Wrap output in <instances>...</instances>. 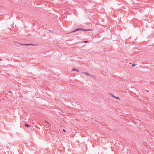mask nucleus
<instances>
[{
  "label": "nucleus",
  "mask_w": 154,
  "mask_h": 154,
  "mask_svg": "<svg viewBox=\"0 0 154 154\" xmlns=\"http://www.w3.org/2000/svg\"><path fill=\"white\" fill-rule=\"evenodd\" d=\"M135 66V64H132V66L134 67Z\"/></svg>",
  "instance_id": "8"
},
{
  "label": "nucleus",
  "mask_w": 154,
  "mask_h": 154,
  "mask_svg": "<svg viewBox=\"0 0 154 154\" xmlns=\"http://www.w3.org/2000/svg\"><path fill=\"white\" fill-rule=\"evenodd\" d=\"M77 71V72H78L79 71V70H77L76 69H75V68H73V69H72V71Z\"/></svg>",
  "instance_id": "6"
},
{
  "label": "nucleus",
  "mask_w": 154,
  "mask_h": 154,
  "mask_svg": "<svg viewBox=\"0 0 154 154\" xmlns=\"http://www.w3.org/2000/svg\"><path fill=\"white\" fill-rule=\"evenodd\" d=\"M2 59H0V61H2Z\"/></svg>",
  "instance_id": "12"
},
{
  "label": "nucleus",
  "mask_w": 154,
  "mask_h": 154,
  "mask_svg": "<svg viewBox=\"0 0 154 154\" xmlns=\"http://www.w3.org/2000/svg\"><path fill=\"white\" fill-rule=\"evenodd\" d=\"M85 73L86 75H89L90 76H91V77H92L93 76L92 75H91L89 73H87V72H85V73Z\"/></svg>",
  "instance_id": "5"
},
{
  "label": "nucleus",
  "mask_w": 154,
  "mask_h": 154,
  "mask_svg": "<svg viewBox=\"0 0 154 154\" xmlns=\"http://www.w3.org/2000/svg\"><path fill=\"white\" fill-rule=\"evenodd\" d=\"M24 126L25 127H27L28 128H29L30 127V125H28L27 124H25L24 125Z\"/></svg>",
  "instance_id": "4"
},
{
  "label": "nucleus",
  "mask_w": 154,
  "mask_h": 154,
  "mask_svg": "<svg viewBox=\"0 0 154 154\" xmlns=\"http://www.w3.org/2000/svg\"><path fill=\"white\" fill-rule=\"evenodd\" d=\"M82 30L83 31H93V30L91 29H82Z\"/></svg>",
  "instance_id": "1"
},
{
  "label": "nucleus",
  "mask_w": 154,
  "mask_h": 154,
  "mask_svg": "<svg viewBox=\"0 0 154 154\" xmlns=\"http://www.w3.org/2000/svg\"><path fill=\"white\" fill-rule=\"evenodd\" d=\"M110 95H111L112 97H114L115 98V97L112 94H110Z\"/></svg>",
  "instance_id": "7"
},
{
  "label": "nucleus",
  "mask_w": 154,
  "mask_h": 154,
  "mask_svg": "<svg viewBox=\"0 0 154 154\" xmlns=\"http://www.w3.org/2000/svg\"><path fill=\"white\" fill-rule=\"evenodd\" d=\"M84 42L87 43L88 42H87V41H86Z\"/></svg>",
  "instance_id": "11"
},
{
  "label": "nucleus",
  "mask_w": 154,
  "mask_h": 154,
  "mask_svg": "<svg viewBox=\"0 0 154 154\" xmlns=\"http://www.w3.org/2000/svg\"><path fill=\"white\" fill-rule=\"evenodd\" d=\"M63 131H64V132H65V130L64 129H63Z\"/></svg>",
  "instance_id": "10"
},
{
  "label": "nucleus",
  "mask_w": 154,
  "mask_h": 154,
  "mask_svg": "<svg viewBox=\"0 0 154 154\" xmlns=\"http://www.w3.org/2000/svg\"><path fill=\"white\" fill-rule=\"evenodd\" d=\"M45 122H46L47 123L49 124V123L47 122L46 121H45Z\"/></svg>",
  "instance_id": "9"
},
{
  "label": "nucleus",
  "mask_w": 154,
  "mask_h": 154,
  "mask_svg": "<svg viewBox=\"0 0 154 154\" xmlns=\"http://www.w3.org/2000/svg\"><path fill=\"white\" fill-rule=\"evenodd\" d=\"M82 28H78V29H76L74 31H72V32H75L76 31H79V30H82Z\"/></svg>",
  "instance_id": "3"
},
{
  "label": "nucleus",
  "mask_w": 154,
  "mask_h": 154,
  "mask_svg": "<svg viewBox=\"0 0 154 154\" xmlns=\"http://www.w3.org/2000/svg\"><path fill=\"white\" fill-rule=\"evenodd\" d=\"M21 45H35L33 44H21Z\"/></svg>",
  "instance_id": "2"
}]
</instances>
